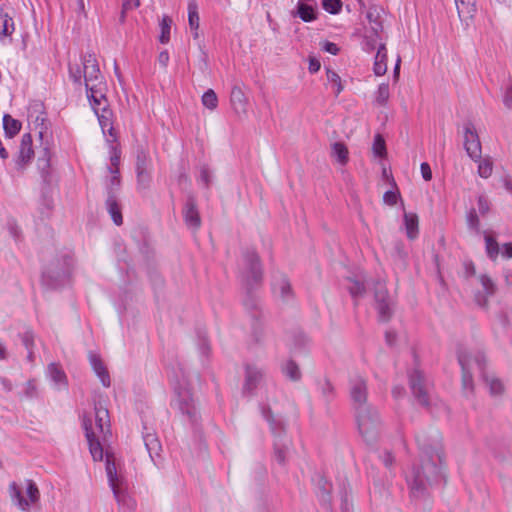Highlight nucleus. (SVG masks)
<instances>
[{
    "mask_svg": "<svg viewBox=\"0 0 512 512\" xmlns=\"http://www.w3.org/2000/svg\"><path fill=\"white\" fill-rule=\"evenodd\" d=\"M421 451V465L414 466L407 476L410 495L415 500H424L429 495V487L441 478L442 452L440 433L432 430L430 433L420 432L415 436Z\"/></svg>",
    "mask_w": 512,
    "mask_h": 512,
    "instance_id": "1",
    "label": "nucleus"
},
{
    "mask_svg": "<svg viewBox=\"0 0 512 512\" xmlns=\"http://www.w3.org/2000/svg\"><path fill=\"white\" fill-rule=\"evenodd\" d=\"M357 428L368 445H374L382 432V420L374 406L354 412Z\"/></svg>",
    "mask_w": 512,
    "mask_h": 512,
    "instance_id": "2",
    "label": "nucleus"
},
{
    "mask_svg": "<svg viewBox=\"0 0 512 512\" xmlns=\"http://www.w3.org/2000/svg\"><path fill=\"white\" fill-rule=\"evenodd\" d=\"M457 359L462 371V392L465 397H469L474 391L471 365L475 363L482 373L485 367V355L482 352L472 354L465 347L459 346L457 348Z\"/></svg>",
    "mask_w": 512,
    "mask_h": 512,
    "instance_id": "3",
    "label": "nucleus"
},
{
    "mask_svg": "<svg viewBox=\"0 0 512 512\" xmlns=\"http://www.w3.org/2000/svg\"><path fill=\"white\" fill-rule=\"evenodd\" d=\"M71 269V258L64 255L49 263L42 272V285L48 289H57L68 279Z\"/></svg>",
    "mask_w": 512,
    "mask_h": 512,
    "instance_id": "4",
    "label": "nucleus"
},
{
    "mask_svg": "<svg viewBox=\"0 0 512 512\" xmlns=\"http://www.w3.org/2000/svg\"><path fill=\"white\" fill-rule=\"evenodd\" d=\"M240 277L243 285H260L263 278L261 260L253 248L242 252V267Z\"/></svg>",
    "mask_w": 512,
    "mask_h": 512,
    "instance_id": "5",
    "label": "nucleus"
},
{
    "mask_svg": "<svg viewBox=\"0 0 512 512\" xmlns=\"http://www.w3.org/2000/svg\"><path fill=\"white\" fill-rule=\"evenodd\" d=\"M262 415L270 425L272 433L277 437L274 442V459L281 465H286L287 454L290 449V441L282 440L281 436L284 432L282 424L273 417L270 408L262 407Z\"/></svg>",
    "mask_w": 512,
    "mask_h": 512,
    "instance_id": "6",
    "label": "nucleus"
},
{
    "mask_svg": "<svg viewBox=\"0 0 512 512\" xmlns=\"http://www.w3.org/2000/svg\"><path fill=\"white\" fill-rule=\"evenodd\" d=\"M175 395L176 398L174 402L178 410L187 417L188 422L192 426L197 425L199 420V413L191 390L179 383L175 387Z\"/></svg>",
    "mask_w": 512,
    "mask_h": 512,
    "instance_id": "7",
    "label": "nucleus"
},
{
    "mask_svg": "<svg viewBox=\"0 0 512 512\" xmlns=\"http://www.w3.org/2000/svg\"><path fill=\"white\" fill-rule=\"evenodd\" d=\"M349 394L354 412L373 406L368 402V388L366 380L355 375L349 380Z\"/></svg>",
    "mask_w": 512,
    "mask_h": 512,
    "instance_id": "8",
    "label": "nucleus"
},
{
    "mask_svg": "<svg viewBox=\"0 0 512 512\" xmlns=\"http://www.w3.org/2000/svg\"><path fill=\"white\" fill-rule=\"evenodd\" d=\"M26 493L28 499L24 498L21 489L15 482L9 485V493L12 501L23 511H28L30 503H36L40 498V492L32 480H26Z\"/></svg>",
    "mask_w": 512,
    "mask_h": 512,
    "instance_id": "9",
    "label": "nucleus"
},
{
    "mask_svg": "<svg viewBox=\"0 0 512 512\" xmlns=\"http://www.w3.org/2000/svg\"><path fill=\"white\" fill-rule=\"evenodd\" d=\"M374 299L375 309L378 312L379 320L382 322H388L393 314L392 302L385 284L380 281L375 283Z\"/></svg>",
    "mask_w": 512,
    "mask_h": 512,
    "instance_id": "10",
    "label": "nucleus"
},
{
    "mask_svg": "<svg viewBox=\"0 0 512 512\" xmlns=\"http://www.w3.org/2000/svg\"><path fill=\"white\" fill-rule=\"evenodd\" d=\"M409 386L418 403L421 406L428 408L430 406L428 384L423 373L419 369H414L409 374Z\"/></svg>",
    "mask_w": 512,
    "mask_h": 512,
    "instance_id": "11",
    "label": "nucleus"
},
{
    "mask_svg": "<svg viewBox=\"0 0 512 512\" xmlns=\"http://www.w3.org/2000/svg\"><path fill=\"white\" fill-rule=\"evenodd\" d=\"M83 79L85 87L106 83L101 74L98 62L94 54L87 53L82 57Z\"/></svg>",
    "mask_w": 512,
    "mask_h": 512,
    "instance_id": "12",
    "label": "nucleus"
},
{
    "mask_svg": "<svg viewBox=\"0 0 512 512\" xmlns=\"http://www.w3.org/2000/svg\"><path fill=\"white\" fill-rule=\"evenodd\" d=\"M37 170L42 180V187H51L57 181L54 169L51 165V151L43 147L37 158Z\"/></svg>",
    "mask_w": 512,
    "mask_h": 512,
    "instance_id": "13",
    "label": "nucleus"
},
{
    "mask_svg": "<svg viewBox=\"0 0 512 512\" xmlns=\"http://www.w3.org/2000/svg\"><path fill=\"white\" fill-rule=\"evenodd\" d=\"M265 373V370L257 364H246L245 380L242 387L243 395L253 396L258 386L264 380Z\"/></svg>",
    "mask_w": 512,
    "mask_h": 512,
    "instance_id": "14",
    "label": "nucleus"
},
{
    "mask_svg": "<svg viewBox=\"0 0 512 512\" xmlns=\"http://www.w3.org/2000/svg\"><path fill=\"white\" fill-rule=\"evenodd\" d=\"M464 149L472 160L478 161L481 158V142L471 122L466 123L464 126Z\"/></svg>",
    "mask_w": 512,
    "mask_h": 512,
    "instance_id": "15",
    "label": "nucleus"
},
{
    "mask_svg": "<svg viewBox=\"0 0 512 512\" xmlns=\"http://www.w3.org/2000/svg\"><path fill=\"white\" fill-rule=\"evenodd\" d=\"M271 286L273 295L283 303H290L294 300L295 295L292 285L285 274H275Z\"/></svg>",
    "mask_w": 512,
    "mask_h": 512,
    "instance_id": "16",
    "label": "nucleus"
},
{
    "mask_svg": "<svg viewBox=\"0 0 512 512\" xmlns=\"http://www.w3.org/2000/svg\"><path fill=\"white\" fill-rule=\"evenodd\" d=\"M106 474L109 486L112 489L115 500L119 505L125 503L126 494L121 489V479L117 475L115 463L111 461L110 457L106 458Z\"/></svg>",
    "mask_w": 512,
    "mask_h": 512,
    "instance_id": "17",
    "label": "nucleus"
},
{
    "mask_svg": "<svg viewBox=\"0 0 512 512\" xmlns=\"http://www.w3.org/2000/svg\"><path fill=\"white\" fill-rule=\"evenodd\" d=\"M83 428L92 458L95 461H101L103 459V447L92 428V420L87 416L83 417Z\"/></svg>",
    "mask_w": 512,
    "mask_h": 512,
    "instance_id": "18",
    "label": "nucleus"
},
{
    "mask_svg": "<svg viewBox=\"0 0 512 512\" xmlns=\"http://www.w3.org/2000/svg\"><path fill=\"white\" fill-rule=\"evenodd\" d=\"M183 217L189 228L197 230L201 226V218L194 195L189 194L183 208Z\"/></svg>",
    "mask_w": 512,
    "mask_h": 512,
    "instance_id": "19",
    "label": "nucleus"
},
{
    "mask_svg": "<svg viewBox=\"0 0 512 512\" xmlns=\"http://www.w3.org/2000/svg\"><path fill=\"white\" fill-rule=\"evenodd\" d=\"M106 90V83H100L93 86L91 85V87L86 88L87 98L95 114H98V111L101 110L103 102H107L105 94Z\"/></svg>",
    "mask_w": 512,
    "mask_h": 512,
    "instance_id": "20",
    "label": "nucleus"
},
{
    "mask_svg": "<svg viewBox=\"0 0 512 512\" xmlns=\"http://www.w3.org/2000/svg\"><path fill=\"white\" fill-rule=\"evenodd\" d=\"M33 155L32 136L30 133H25L21 137L19 153L16 160L18 168L23 169L31 161Z\"/></svg>",
    "mask_w": 512,
    "mask_h": 512,
    "instance_id": "21",
    "label": "nucleus"
},
{
    "mask_svg": "<svg viewBox=\"0 0 512 512\" xmlns=\"http://www.w3.org/2000/svg\"><path fill=\"white\" fill-rule=\"evenodd\" d=\"M258 286L259 285H243V288L245 290L243 306L250 315V317H252V314H256L257 312H263L261 307V300L255 293V289Z\"/></svg>",
    "mask_w": 512,
    "mask_h": 512,
    "instance_id": "22",
    "label": "nucleus"
},
{
    "mask_svg": "<svg viewBox=\"0 0 512 512\" xmlns=\"http://www.w3.org/2000/svg\"><path fill=\"white\" fill-rule=\"evenodd\" d=\"M230 102L234 112L239 117L246 116L248 100L241 87L237 85L232 87L230 93Z\"/></svg>",
    "mask_w": 512,
    "mask_h": 512,
    "instance_id": "23",
    "label": "nucleus"
},
{
    "mask_svg": "<svg viewBox=\"0 0 512 512\" xmlns=\"http://www.w3.org/2000/svg\"><path fill=\"white\" fill-rule=\"evenodd\" d=\"M480 283L482 285L483 291H477L475 293V302L480 307H486L488 302V297L492 296L495 293V284L491 280V278L487 275H480L479 277Z\"/></svg>",
    "mask_w": 512,
    "mask_h": 512,
    "instance_id": "24",
    "label": "nucleus"
},
{
    "mask_svg": "<svg viewBox=\"0 0 512 512\" xmlns=\"http://www.w3.org/2000/svg\"><path fill=\"white\" fill-rule=\"evenodd\" d=\"M251 337L256 344H262L265 336V321L263 312L252 314Z\"/></svg>",
    "mask_w": 512,
    "mask_h": 512,
    "instance_id": "25",
    "label": "nucleus"
},
{
    "mask_svg": "<svg viewBox=\"0 0 512 512\" xmlns=\"http://www.w3.org/2000/svg\"><path fill=\"white\" fill-rule=\"evenodd\" d=\"M89 362L92 366L93 371L100 379L102 385L104 387H109L111 385L110 376L100 356L93 352H90Z\"/></svg>",
    "mask_w": 512,
    "mask_h": 512,
    "instance_id": "26",
    "label": "nucleus"
},
{
    "mask_svg": "<svg viewBox=\"0 0 512 512\" xmlns=\"http://www.w3.org/2000/svg\"><path fill=\"white\" fill-rule=\"evenodd\" d=\"M95 422L97 429L105 438L106 434L110 433V420L108 409L101 403L95 404Z\"/></svg>",
    "mask_w": 512,
    "mask_h": 512,
    "instance_id": "27",
    "label": "nucleus"
},
{
    "mask_svg": "<svg viewBox=\"0 0 512 512\" xmlns=\"http://www.w3.org/2000/svg\"><path fill=\"white\" fill-rule=\"evenodd\" d=\"M293 16H298L303 22H313L318 17V12L315 6L308 5L304 0H299L296 6V11L292 13Z\"/></svg>",
    "mask_w": 512,
    "mask_h": 512,
    "instance_id": "28",
    "label": "nucleus"
},
{
    "mask_svg": "<svg viewBox=\"0 0 512 512\" xmlns=\"http://www.w3.org/2000/svg\"><path fill=\"white\" fill-rule=\"evenodd\" d=\"M373 71L377 76H382L387 71V50L384 43L378 45Z\"/></svg>",
    "mask_w": 512,
    "mask_h": 512,
    "instance_id": "29",
    "label": "nucleus"
},
{
    "mask_svg": "<svg viewBox=\"0 0 512 512\" xmlns=\"http://www.w3.org/2000/svg\"><path fill=\"white\" fill-rule=\"evenodd\" d=\"M366 18L370 24V32L374 33L376 38H379L380 32L383 30V25L380 16V10L376 6L369 7Z\"/></svg>",
    "mask_w": 512,
    "mask_h": 512,
    "instance_id": "30",
    "label": "nucleus"
},
{
    "mask_svg": "<svg viewBox=\"0 0 512 512\" xmlns=\"http://www.w3.org/2000/svg\"><path fill=\"white\" fill-rule=\"evenodd\" d=\"M107 171L111 174V177L106 182L107 197H117L121 185L119 169L107 167Z\"/></svg>",
    "mask_w": 512,
    "mask_h": 512,
    "instance_id": "31",
    "label": "nucleus"
},
{
    "mask_svg": "<svg viewBox=\"0 0 512 512\" xmlns=\"http://www.w3.org/2000/svg\"><path fill=\"white\" fill-rule=\"evenodd\" d=\"M143 441H144L146 450L149 454V457L156 464L155 457H159L160 456L159 453L161 451V444H160L158 438L154 434L147 433L146 435L143 436Z\"/></svg>",
    "mask_w": 512,
    "mask_h": 512,
    "instance_id": "32",
    "label": "nucleus"
},
{
    "mask_svg": "<svg viewBox=\"0 0 512 512\" xmlns=\"http://www.w3.org/2000/svg\"><path fill=\"white\" fill-rule=\"evenodd\" d=\"M106 209L111 216L113 223L117 226H120L123 223V217L121 213V208L118 203L117 197H107L105 201Z\"/></svg>",
    "mask_w": 512,
    "mask_h": 512,
    "instance_id": "33",
    "label": "nucleus"
},
{
    "mask_svg": "<svg viewBox=\"0 0 512 512\" xmlns=\"http://www.w3.org/2000/svg\"><path fill=\"white\" fill-rule=\"evenodd\" d=\"M481 376L489 388V392L492 396H499L504 392V385L499 378L494 375L487 374L484 369L482 370Z\"/></svg>",
    "mask_w": 512,
    "mask_h": 512,
    "instance_id": "34",
    "label": "nucleus"
},
{
    "mask_svg": "<svg viewBox=\"0 0 512 512\" xmlns=\"http://www.w3.org/2000/svg\"><path fill=\"white\" fill-rule=\"evenodd\" d=\"M21 122L14 119L11 115L5 114L3 116V129L7 138H13L21 129Z\"/></svg>",
    "mask_w": 512,
    "mask_h": 512,
    "instance_id": "35",
    "label": "nucleus"
},
{
    "mask_svg": "<svg viewBox=\"0 0 512 512\" xmlns=\"http://www.w3.org/2000/svg\"><path fill=\"white\" fill-rule=\"evenodd\" d=\"M317 485H318V489H319V492H318L319 500L322 502V504L324 506H326L327 509L330 508V500H331L330 492H331L332 485L323 476L319 477Z\"/></svg>",
    "mask_w": 512,
    "mask_h": 512,
    "instance_id": "36",
    "label": "nucleus"
},
{
    "mask_svg": "<svg viewBox=\"0 0 512 512\" xmlns=\"http://www.w3.org/2000/svg\"><path fill=\"white\" fill-rule=\"evenodd\" d=\"M404 224L407 237L411 240L415 239L418 235V216L415 213H405Z\"/></svg>",
    "mask_w": 512,
    "mask_h": 512,
    "instance_id": "37",
    "label": "nucleus"
},
{
    "mask_svg": "<svg viewBox=\"0 0 512 512\" xmlns=\"http://www.w3.org/2000/svg\"><path fill=\"white\" fill-rule=\"evenodd\" d=\"M101 113L98 112L97 117H98V121H99V124L102 128L103 131H105L106 128H108V132L111 136H114V128L112 126V121H111V116H112V112L111 110L108 108V105L105 104L103 105V107L101 108Z\"/></svg>",
    "mask_w": 512,
    "mask_h": 512,
    "instance_id": "38",
    "label": "nucleus"
},
{
    "mask_svg": "<svg viewBox=\"0 0 512 512\" xmlns=\"http://www.w3.org/2000/svg\"><path fill=\"white\" fill-rule=\"evenodd\" d=\"M14 30L13 18L7 12L0 11V37L11 36Z\"/></svg>",
    "mask_w": 512,
    "mask_h": 512,
    "instance_id": "39",
    "label": "nucleus"
},
{
    "mask_svg": "<svg viewBox=\"0 0 512 512\" xmlns=\"http://www.w3.org/2000/svg\"><path fill=\"white\" fill-rule=\"evenodd\" d=\"M317 385L324 402L330 403L335 397V389L332 383L327 378H323L317 382Z\"/></svg>",
    "mask_w": 512,
    "mask_h": 512,
    "instance_id": "40",
    "label": "nucleus"
},
{
    "mask_svg": "<svg viewBox=\"0 0 512 512\" xmlns=\"http://www.w3.org/2000/svg\"><path fill=\"white\" fill-rule=\"evenodd\" d=\"M282 373L292 381L301 379V371L298 364L294 360H288L282 365Z\"/></svg>",
    "mask_w": 512,
    "mask_h": 512,
    "instance_id": "41",
    "label": "nucleus"
},
{
    "mask_svg": "<svg viewBox=\"0 0 512 512\" xmlns=\"http://www.w3.org/2000/svg\"><path fill=\"white\" fill-rule=\"evenodd\" d=\"M332 156L337 159V161L345 165L348 162V149L342 142H335L332 144Z\"/></svg>",
    "mask_w": 512,
    "mask_h": 512,
    "instance_id": "42",
    "label": "nucleus"
},
{
    "mask_svg": "<svg viewBox=\"0 0 512 512\" xmlns=\"http://www.w3.org/2000/svg\"><path fill=\"white\" fill-rule=\"evenodd\" d=\"M48 374L54 383L66 385V375L56 363L49 364Z\"/></svg>",
    "mask_w": 512,
    "mask_h": 512,
    "instance_id": "43",
    "label": "nucleus"
},
{
    "mask_svg": "<svg viewBox=\"0 0 512 512\" xmlns=\"http://www.w3.org/2000/svg\"><path fill=\"white\" fill-rule=\"evenodd\" d=\"M171 25H172V19L169 16L164 15L160 21L161 33L159 36V41L162 44H166L170 40Z\"/></svg>",
    "mask_w": 512,
    "mask_h": 512,
    "instance_id": "44",
    "label": "nucleus"
},
{
    "mask_svg": "<svg viewBox=\"0 0 512 512\" xmlns=\"http://www.w3.org/2000/svg\"><path fill=\"white\" fill-rule=\"evenodd\" d=\"M199 22L198 6L195 1H191L188 4V23L191 30H198Z\"/></svg>",
    "mask_w": 512,
    "mask_h": 512,
    "instance_id": "45",
    "label": "nucleus"
},
{
    "mask_svg": "<svg viewBox=\"0 0 512 512\" xmlns=\"http://www.w3.org/2000/svg\"><path fill=\"white\" fill-rule=\"evenodd\" d=\"M477 162L478 164V175L481 178H489L493 171V162L489 157L480 158Z\"/></svg>",
    "mask_w": 512,
    "mask_h": 512,
    "instance_id": "46",
    "label": "nucleus"
},
{
    "mask_svg": "<svg viewBox=\"0 0 512 512\" xmlns=\"http://www.w3.org/2000/svg\"><path fill=\"white\" fill-rule=\"evenodd\" d=\"M372 150H373L374 155L379 158H383L386 156V154H387L386 143H385L384 138L380 134L375 135L374 140H373Z\"/></svg>",
    "mask_w": 512,
    "mask_h": 512,
    "instance_id": "47",
    "label": "nucleus"
},
{
    "mask_svg": "<svg viewBox=\"0 0 512 512\" xmlns=\"http://www.w3.org/2000/svg\"><path fill=\"white\" fill-rule=\"evenodd\" d=\"M486 252L490 259L495 260L499 254V245L495 238L485 235Z\"/></svg>",
    "mask_w": 512,
    "mask_h": 512,
    "instance_id": "48",
    "label": "nucleus"
},
{
    "mask_svg": "<svg viewBox=\"0 0 512 512\" xmlns=\"http://www.w3.org/2000/svg\"><path fill=\"white\" fill-rule=\"evenodd\" d=\"M457 5L459 15L471 14L476 10V1L475 0H455Z\"/></svg>",
    "mask_w": 512,
    "mask_h": 512,
    "instance_id": "49",
    "label": "nucleus"
},
{
    "mask_svg": "<svg viewBox=\"0 0 512 512\" xmlns=\"http://www.w3.org/2000/svg\"><path fill=\"white\" fill-rule=\"evenodd\" d=\"M389 96H390L389 85L387 83L380 84L376 91V96H375L376 102L379 105L384 106L387 103Z\"/></svg>",
    "mask_w": 512,
    "mask_h": 512,
    "instance_id": "50",
    "label": "nucleus"
},
{
    "mask_svg": "<svg viewBox=\"0 0 512 512\" xmlns=\"http://www.w3.org/2000/svg\"><path fill=\"white\" fill-rule=\"evenodd\" d=\"M342 0H322L323 9L333 15L339 14L342 10Z\"/></svg>",
    "mask_w": 512,
    "mask_h": 512,
    "instance_id": "51",
    "label": "nucleus"
},
{
    "mask_svg": "<svg viewBox=\"0 0 512 512\" xmlns=\"http://www.w3.org/2000/svg\"><path fill=\"white\" fill-rule=\"evenodd\" d=\"M202 103L203 105L210 109V110H213L217 107L218 105V98H217V95L216 93L214 92V90L212 89H208L202 96Z\"/></svg>",
    "mask_w": 512,
    "mask_h": 512,
    "instance_id": "52",
    "label": "nucleus"
},
{
    "mask_svg": "<svg viewBox=\"0 0 512 512\" xmlns=\"http://www.w3.org/2000/svg\"><path fill=\"white\" fill-rule=\"evenodd\" d=\"M69 77L70 79L77 85L82 84V78H83V67L81 68L80 65H69Z\"/></svg>",
    "mask_w": 512,
    "mask_h": 512,
    "instance_id": "53",
    "label": "nucleus"
},
{
    "mask_svg": "<svg viewBox=\"0 0 512 512\" xmlns=\"http://www.w3.org/2000/svg\"><path fill=\"white\" fill-rule=\"evenodd\" d=\"M327 79L329 82L334 84L335 96H338L343 91V85L340 76L335 71L327 69Z\"/></svg>",
    "mask_w": 512,
    "mask_h": 512,
    "instance_id": "54",
    "label": "nucleus"
},
{
    "mask_svg": "<svg viewBox=\"0 0 512 512\" xmlns=\"http://www.w3.org/2000/svg\"><path fill=\"white\" fill-rule=\"evenodd\" d=\"M144 170H147V154L140 149L136 157V174L142 175Z\"/></svg>",
    "mask_w": 512,
    "mask_h": 512,
    "instance_id": "55",
    "label": "nucleus"
},
{
    "mask_svg": "<svg viewBox=\"0 0 512 512\" xmlns=\"http://www.w3.org/2000/svg\"><path fill=\"white\" fill-rule=\"evenodd\" d=\"M349 281L351 282V285L348 287V290H349L351 296L352 297L363 296V294L365 293L364 283L359 280H355V279H349Z\"/></svg>",
    "mask_w": 512,
    "mask_h": 512,
    "instance_id": "56",
    "label": "nucleus"
},
{
    "mask_svg": "<svg viewBox=\"0 0 512 512\" xmlns=\"http://www.w3.org/2000/svg\"><path fill=\"white\" fill-rule=\"evenodd\" d=\"M466 221L469 229H472L476 232L480 230V221L475 209H471L466 216Z\"/></svg>",
    "mask_w": 512,
    "mask_h": 512,
    "instance_id": "57",
    "label": "nucleus"
},
{
    "mask_svg": "<svg viewBox=\"0 0 512 512\" xmlns=\"http://www.w3.org/2000/svg\"><path fill=\"white\" fill-rule=\"evenodd\" d=\"M379 39L380 37L376 38L374 33H371V35H366L364 37V50L367 52H371L376 48L378 49L377 42Z\"/></svg>",
    "mask_w": 512,
    "mask_h": 512,
    "instance_id": "58",
    "label": "nucleus"
},
{
    "mask_svg": "<svg viewBox=\"0 0 512 512\" xmlns=\"http://www.w3.org/2000/svg\"><path fill=\"white\" fill-rule=\"evenodd\" d=\"M353 505L349 499L348 493L344 490L341 493V512H352Z\"/></svg>",
    "mask_w": 512,
    "mask_h": 512,
    "instance_id": "59",
    "label": "nucleus"
},
{
    "mask_svg": "<svg viewBox=\"0 0 512 512\" xmlns=\"http://www.w3.org/2000/svg\"><path fill=\"white\" fill-rule=\"evenodd\" d=\"M478 209L481 215L488 213L490 209V203L484 195H480L477 199Z\"/></svg>",
    "mask_w": 512,
    "mask_h": 512,
    "instance_id": "60",
    "label": "nucleus"
},
{
    "mask_svg": "<svg viewBox=\"0 0 512 512\" xmlns=\"http://www.w3.org/2000/svg\"><path fill=\"white\" fill-rule=\"evenodd\" d=\"M21 340L26 349L33 348L34 345V334L31 330L25 331L21 335Z\"/></svg>",
    "mask_w": 512,
    "mask_h": 512,
    "instance_id": "61",
    "label": "nucleus"
},
{
    "mask_svg": "<svg viewBox=\"0 0 512 512\" xmlns=\"http://www.w3.org/2000/svg\"><path fill=\"white\" fill-rule=\"evenodd\" d=\"M50 187H42V205L48 210L50 211L53 207V200L52 198L48 195V191H49Z\"/></svg>",
    "mask_w": 512,
    "mask_h": 512,
    "instance_id": "62",
    "label": "nucleus"
},
{
    "mask_svg": "<svg viewBox=\"0 0 512 512\" xmlns=\"http://www.w3.org/2000/svg\"><path fill=\"white\" fill-rule=\"evenodd\" d=\"M399 197V194L394 192V191H391V190H388L384 193L383 195V201L390 205V206H393L397 203V199Z\"/></svg>",
    "mask_w": 512,
    "mask_h": 512,
    "instance_id": "63",
    "label": "nucleus"
},
{
    "mask_svg": "<svg viewBox=\"0 0 512 512\" xmlns=\"http://www.w3.org/2000/svg\"><path fill=\"white\" fill-rule=\"evenodd\" d=\"M503 103L506 108L512 110V80L510 81V84L505 90L504 96H503Z\"/></svg>",
    "mask_w": 512,
    "mask_h": 512,
    "instance_id": "64",
    "label": "nucleus"
}]
</instances>
